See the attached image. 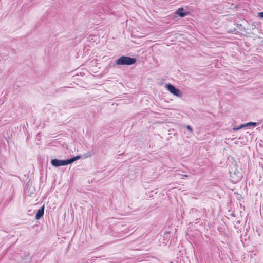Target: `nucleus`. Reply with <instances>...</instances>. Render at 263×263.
Here are the masks:
<instances>
[{"mask_svg":"<svg viewBox=\"0 0 263 263\" xmlns=\"http://www.w3.org/2000/svg\"><path fill=\"white\" fill-rule=\"evenodd\" d=\"M81 158V155H77L75 157L66 160H59L58 159H53L51 160V164L54 167L65 166L71 164L75 161L80 159Z\"/></svg>","mask_w":263,"mask_h":263,"instance_id":"nucleus-1","label":"nucleus"},{"mask_svg":"<svg viewBox=\"0 0 263 263\" xmlns=\"http://www.w3.org/2000/svg\"><path fill=\"white\" fill-rule=\"evenodd\" d=\"M137 60L135 58L127 56H122L118 58L116 64L118 65H132L135 64Z\"/></svg>","mask_w":263,"mask_h":263,"instance_id":"nucleus-2","label":"nucleus"},{"mask_svg":"<svg viewBox=\"0 0 263 263\" xmlns=\"http://www.w3.org/2000/svg\"><path fill=\"white\" fill-rule=\"evenodd\" d=\"M165 88L173 95L178 97H181L182 93L179 90V89L176 88L172 84L168 83L165 84Z\"/></svg>","mask_w":263,"mask_h":263,"instance_id":"nucleus-3","label":"nucleus"},{"mask_svg":"<svg viewBox=\"0 0 263 263\" xmlns=\"http://www.w3.org/2000/svg\"><path fill=\"white\" fill-rule=\"evenodd\" d=\"M230 176L233 182L236 183L239 181L242 177V175L240 172L237 170H235L234 173L229 171Z\"/></svg>","mask_w":263,"mask_h":263,"instance_id":"nucleus-4","label":"nucleus"},{"mask_svg":"<svg viewBox=\"0 0 263 263\" xmlns=\"http://www.w3.org/2000/svg\"><path fill=\"white\" fill-rule=\"evenodd\" d=\"M44 208L45 205H43L37 210L35 217L36 220H39L41 217L43 216L44 214Z\"/></svg>","mask_w":263,"mask_h":263,"instance_id":"nucleus-5","label":"nucleus"},{"mask_svg":"<svg viewBox=\"0 0 263 263\" xmlns=\"http://www.w3.org/2000/svg\"><path fill=\"white\" fill-rule=\"evenodd\" d=\"M183 8L182 7L178 9L176 12V14L179 15L181 17H183L187 15L188 12H184Z\"/></svg>","mask_w":263,"mask_h":263,"instance_id":"nucleus-6","label":"nucleus"},{"mask_svg":"<svg viewBox=\"0 0 263 263\" xmlns=\"http://www.w3.org/2000/svg\"><path fill=\"white\" fill-rule=\"evenodd\" d=\"M260 123L259 122H249L245 124L246 126H256L257 125H259Z\"/></svg>","mask_w":263,"mask_h":263,"instance_id":"nucleus-7","label":"nucleus"},{"mask_svg":"<svg viewBox=\"0 0 263 263\" xmlns=\"http://www.w3.org/2000/svg\"><path fill=\"white\" fill-rule=\"evenodd\" d=\"M190 213L193 216L195 214L200 213V212L195 208H192L191 210Z\"/></svg>","mask_w":263,"mask_h":263,"instance_id":"nucleus-8","label":"nucleus"},{"mask_svg":"<svg viewBox=\"0 0 263 263\" xmlns=\"http://www.w3.org/2000/svg\"><path fill=\"white\" fill-rule=\"evenodd\" d=\"M246 127L245 124H241L239 126H237L236 127H234L233 128V130L234 131L238 130H239V129H240L241 128H242V127Z\"/></svg>","mask_w":263,"mask_h":263,"instance_id":"nucleus-9","label":"nucleus"},{"mask_svg":"<svg viewBox=\"0 0 263 263\" xmlns=\"http://www.w3.org/2000/svg\"><path fill=\"white\" fill-rule=\"evenodd\" d=\"M200 213H196V214H195L194 215H193L192 217L193 218H195L196 219V220H198V219H200Z\"/></svg>","mask_w":263,"mask_h":263,"instance_id":"nucleus-10","label":"nucleus"},{"mask_svg":"<svg viewBox=\"0 0 263 263\" xmlns=\"http://www.w3.org/2000/svg\"><path fill=\"white\" fill-rule=\"evenodd\" d=\"M186 128L188 130H189L190 132H193V128L192 127L190 126V125H187L186 126Z\"/></svg>","mask_w":263,"mask_h":263,"instance_id":"nucleus-11","label":"nucleus"},{"mask_svg":"<svg viewBox=\"0 0 263 263\" xmlns=\"http://www.w3.org/2000/svg\"><path fill=\"white\" fill-rule=\"evenodd\" d=\"M170 233V231H165L164 233V234H163V237H166L167 235H168Z\"/></svg>","mask_w":263,"mask_h":263,"instance_id":"nucleus-12","label":"nucleus"},{"mask_svg":"<svg viewBox=\"0 0 263 263\" xmlns=\"http://www.w3.org/2000/svg\"><path fill=\"white\" fill-rule=\"evenodd\" d=\"M91 154L89 153V152H88L87 153L84 155L85 158H87L91 156Z\"/></svg>","mask_w":263,"mask_h":263,"instance_id":"nucleus-13","label":"nucleus"},{"mask_svg":"<svg viewBox=\"0 0 263 263\" xmlns=\"http://www.w3.org/2000/svg\"><path fill=\"white\" fill-rule=\"evenodd\" d=\"M258 16L261 18H263V12L258 13Z\"/></svg>","mask_w":263,"mask_h":263,"instance_id":"nucleus-14","label":"nucleus"},{"mask_svg":"<svg viewBox=\"0 0 263 263\" xmlns=\"http://www.w3.org/2000/svg\"><path fill=\"white\" fill-rule=\"evenodd\" d=\"M182 176L184 177H189V176L187 175H183Z\"/></svg>","mask_w":263,"mask_h":263,"instance_id":"nucleus-15","label":"nucleus"},{"mask_svg":"<svg viewBox=\"0 0 263 263\" xmlns=\"http://www.w3.org/2000/svg\"><path fill=\"white\" fill-rule=\"evenodd\" d=\"M232 216H235L234 214V213H232Z\"/></svg>","mask_w":263,"mask_h":263,"instance_id":"nucleus-16","label":"nucleus"}]
</instances>
